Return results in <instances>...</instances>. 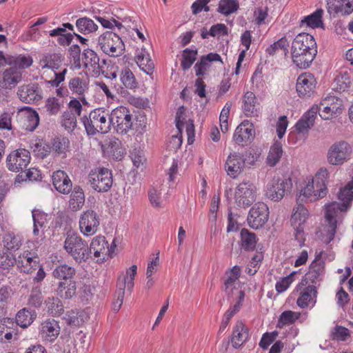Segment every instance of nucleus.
Masks as SVG:
<instances>
[{"mask_svg":"<svg viewBox=\"0 0 353 353\" xmlns=\"http://www.w3.org/2000/svg\"><path fill=\"white\" fill-rule=\"evenodd\" d=\"M19 111L24 112L23 128L27 131H34L39 123V114L30 107L23 108Z\"/></svg>","mask_w":353,"mask_h":353,"instance_id":"nucleus-32","label":"nucleus"},{"mask_svg":"<svg viewBox=\"0 0 353 353\" xmlns=\"http://www.w3.org/2000/svg\"><path fill=\"white\" fill-rule=\"evenodd\" d=\"M95 19L105 28L113 29L114 27L116 26L119 31H121L122 29H125L122 23L117 21L114 18H111L110 19H106L101 17H95Z\"/></svg>","mask_w":353,"mask_h":353,"instance_id":"nucleus-60","label":"nucleus"},{"mask_svg":"<svg viewBox=\"0 0 353 353\" xmlns=\"http://www.w3.org/2000/svg\"><path fill=\"white\" fill-rule=\"evenodd\" d=\"M21 80V72L14 68H10L3 72V81L1 83L2 88L12 89Z\"/></svg>","mask_w":353,"mask_h":353,"instance_id":"nucleus-33","label":"nucleus"},{"mask_svg":"<svg viewBox=\"0 0 353 353\" xmlns=\"http://www.w3.org/2000/svg\"><path fill=\"white\" fill-rule=\"evenodd\" d=\"M137 265H132L130 268H128L126 270V275L124 276L122 279H121V278H119L117 286L121 287L123 285V289L126 288L127 290L131 293L134 285V280L137 274Z\"/></svg>","mask_w":353,"mask_h":353,"instance_id":"nucleus-39","label":"nucleus"},{"mask_svg":"<svg viewBox=\"0 0 353 353\" xmlns=\"http://www.w3.org/2000/svg\"><path fill=\"white\" fill-rule=\"evenodd\" d=\"M269 209L268 205L259 202L250 209L248 216L249 225L254 229H259L263 227L268 220Z\"/></svg>","mask_w":353,"mask_h":353,"instance_id":"nucleus-13","label":"nucleus"},{"mask_svg":"<svg viewBox=\"0 0 353 353\" xmlns=\"http://www.w3.org/2000/svg\"><path fill=\"white\" fill-rule=\"evenodd\" d=\"M52 185L61 194H68L72 190V182L68 174L63 170H57L52 175Z\"/></svg>","mask_w":353,"mask_h":353,"instance_id":"nucleus-21","label":"nucleus"},{"mask_svg":"<svg viewBox=\"0 0 353 353\" xmlns=\"http://www.w3.org/2000/svg\"><path fill=\"white\" fill-rule=\"evenodd\" d=\"M318 111V106L314 105L301 117L294 126L298 133L303 134L308 133L309 130L314 126Z\"/></svg>","mask_w":353,"mask_h":353,"instance_id":"nucleus-22","label":"nucleus"},{"mask_svg":"<svg viewBox=\"0 0 353 353\" xmlns=\"http://www.w3.org/2000/svg\"><path fill=\"white\" fill-rule=\"evenodd\" d=\"M69 88L74 93L81 95L88 89V84L84 79L76 77L70 80Z\"/></svg>","mask_w":353,"mask_h":353,"instance_id":"nucleus-53","label":"nucleus"},{"mask_svg":"<svg viewBox=\"0 0 353 353\" xmlns=\"http://www.w3.org/2000/svg\"><path fill=\"white\" fill-rule=\"evenodd\" d=\"M61 125L68 132H72L77 127V117L71 111H65L61 117Z\"/></svg>","mask_w":353,"mask_h":353,"instance_id":"nucleus-46","label":"nucleus"},{"mask_svg":"<svg viewBox=\"0 0 353 353\" xmlns=\"http://www.w3.org/2000/svg\"><path fill=\"white\" fill-rule=\"evenodd\" d=\"M45 303L48 308V312L52 316H59L63 313V305L59 298H48Z\"/></svg>","mask_w":353,"mask_h":353,"instance_id":"nucleus-51","label":"nucleus"},{"mask_svg":"<svg viewBox=\"0 0 353 353\" xmlns=\"http://www.w3.org/2000/svg\"><path fill=\"white\" fill-rule=\"evenodd\" d=\"M277 335L278 333L276 331L272 332H265L262 336L259 342V346L263 350L267 349L269 345L274 342Z\"/></svg>","mask_w":353,"mask_h":353,"instance_id":"nucleus-64","label":"nucleus"},{"mask_svg":"<svg viewBox=\"0 0 353 353\" xmlns=\"http://www.w3.org/2000/svg\"><path fill=\"white\" fill-rule=\"evenodd\" d=\"M30 253H27L26 256L23 254V259L17 261V267L21 272L31 274L39 267V258L37 256L30 257Z\"/></svg>","mask_w":353,"mask_h":353,"instance_id":"nucleus-36","label":"nucleus"},{"mask_svg":"<svg viewBox=\"0 0 353 353\" xmlns=\"http://www.w3.org/2000/svg\"><path fill=\"white\" fill-rule=\"evenodd\" d=\"M298 205L296 209H294V212L292 215L291 221L293 225L301 226L307 219L308 211L301 203H297Z\"/></svg>","mask_w":353,"mask_h":353,"instance_id":"nucleus-47","label":"nucleus"},{"mask_svg":"<svg viewBox=\"0 0 353 353\" xmlns=\"http://www.w3.org/2000/svg\"><path fill=\"white\" fill-rule=\"evenodd\" d=\"M45 108L48 114L56 115L61 110V103L59 99L55 97L48 98L46 101Z\"/></svg>","mask_w":353,"mask_h":353,"instance_id":"nucleus-56","label":"nucleus"},{"mask_svg":"<svg viewBox=\"0 0 353 353\" xmlns=\"http://www.w3.org/2000/svg\"><path fill=\"white\" fill-rule=\"evenodd\" d=\"M254 137L255 130L253 124L245 120L236 127L233 134V140L239 145L245 146L250 144Z\"/></svg>","mask_w":353,"mask_h":353,"instance_id":"nucleus-16","label":"nucleus"},{"mask_svg":"<svg viewBox=\"0 0 353 353\" xmlns=\"http://www.w3.org/2000/svg\"><path fill=\"white\" fill-rule=\"evenodd\" d=\"M75 274V268L65 263L57 265L52 271V276L61 281L72 280Z\"/></svg>","mask_w":353,"mask_h":353,"instance_id":"nucleus-37","label":"nucleus"},{"mask_svg":"<svg viewBox=\"0 0 353 353\" xmlns=\"http://www.w3.org/2000/svg\"><path fill=\"white\" fill-rule=\"evenodd\" d=\"M120 81L122 85L111 83L117 92L125 97L128 94L127 89H134L137 87V81L132 72L128 68L123 69L120 74Z\"/></svg>","mask_w":353,"mask_h":353,"instance_id":"nucleus-20","label":"nucleus"},{"mask_svg":"<svg viewBox=\"0 0 353 353\" xmlns=\"http://www.w3.org/2000/svg\"><path fill=\"white\" fill-rule=\"evenodd\" d=\"M283 154L282 144L276 141L271 147L267 157L268 163L274 166L280 160Z\"/></svg>","mask_w":353,"mask_h":353,"instance_id":"nucleus-44","label":"nucleus"},{"mask_svg":"<svg viewBox=\"0 0 353 353\" xmlns=\"http://www.w3.org/2000/svg\"><path fill=\"white\" fill-rule=\"evenodd\" d=\"M300 316V313H296L291 310H286L280 315L277 327L282 328L285 325L294 323Z\"/></svg>","mask_w":353,"mask_h":353,"instance_id":"nucleus-50","label":"nucleus"},{"mask_svg":"<svg viewBox=\"0 0 353 353\" xmlns=\"http://www.w3.org/2000/svg\"><path fill=\"white\" fill-rule=\"evenodd\" d=\"M213 61L222 62L221 56L212 52L202 56L194 66L196 76L201 77L205 75Z\"/></svg>","mask_w":353,"mask_h":353,"instance_id":"nucleus-25","label":"nucleus"},{"mask_svg":"<svg viewBox=\"0 0 353 353\" xmlns=\"http://www.w3.org/2000/svg\"><path fill=\"white\" fill-rule=\"evenodd\" d=\"M9 63L13 65L12 68H16L17 70L21 68H26L30 66L32 63V59L30 57L26 56H18L12 57L10 58Z\"/></svg>","mask_w":353,"mask_h":353,"instance_id":"nucleus-54","label":"nucleus"},{"mask_svg":"<svg viewBox=\"0 0 353 353\" xmlns=\"http://www.w3.org/2000/svg\"><path fill=\"white\" fill-rule=\"evenodd\" d=\"M70 141L68 138H56L52 143L53 150L58 154H65L69 148Z\"/></svg>","mask_w":353,"mask_h":353,"instance_id":"nucleus-57","label":"nucleus"},{"mask_svg":"<svg viewBox=\"0 0 353 353\" xmlns=\"http://www.w3.org/2000/svg\"><path fill=\"white\" fill-rule=\"evenodd\" d=\"M57 295L64 299H71L77 293V283L72 280L59 281L56 290Z\"/></svg>","mask_w":353,"mask_h":353,"instance_id":"nucleus-30","label":"nucleus"},{"mask_svg":"<svg viewBox=\"0 0 353 353\" xmlns=\"http://www.w3.org/2000/svg\"><path fill=\"white\" fill-rule=\"evenodd\" d=\"M43 302V296L40 290H32L28 300L29 305L39 308Z\"/></svg>","mask_w":353,"mask_h":353,"instance_id":"nucleus-61","label":"nucleus"},{"mask_svg":"<svg viewBox=\"0 0 353 353\" xmlns=\"http://www.w3.org/2000/svg\"><path fill=\"white\" fill-rule=\"evenodd\" d=\"M85 203V194L79 185H74L70 192L69 208L73 212L80 210Z\"/></svg>","mask_w":353,"mask_h":353,"instance_id":"nucleus-31","label":"nucleus"},{"mask_svg":"<svg viewBox=\"0 0 353 353\" xmlns=\"http://www.w3.org/2000/svg\"><path fill=\"white\" fill-rule=\"evenodd\" d=\"M81 121L88 136L99 132L105 134L110 130V114L102 108L92 110L88 117L85 115L81 118Z\"/></svg>","mask_w":353,"mask_h":353,"instance_id":"nucleus-2","label":"nucleus"},{"mask_svg":"<svg viewBox=\"0 0 353 353\" xmlns=\"http://www.w3.org/2000/svg\"><path fill=\"white\" fill-rule=\"evenodd\" d=\"M352 153L351 145L343 140L334 142L328 149L327 159L333 165L343 164L350 159Z\"/></svg>","mask_w":353,"mask_h":353,"instance_id":"nucleus-7","label":"nucleus"},{"mask_svg":"<svg viewBox=\"0 0 353 353\" xmlns=\"http://www.w3.org/2000/svg\"><path fill=\"white\" fill-rule=\"evenodd\" d=\"M245 161L236 153L230 154L225 162V170L232 178H236L244 169Z\"/></svg>","mask_w":353,"mask_h":353,"instance_id":"nucleus-24","label":"nucleus"},{"mask_svg":"<svg viewBox=\"0 0 353 353\" xmlns=\"http://www.w3.org/2000/svg\"><path fill=\"white\" fill-rule=\"evenodd\" d=\"M241 247L246 252H252L256 248L258 239L255 233L249 231L246 228H243L240 232Z\"/></svg>","mask_w":353,"mask_h":353,"instance_id":"nucleus-35","label":"nucleus"},{"mask_svg":"<svg viewBox=\"0 0 353 353\" xmlns=\"http://www.w3.org/2000/svg\"><path fill=\"white\" fill-rule=\"evenodd\" d=\"M324 105H328L333 110L334 114L338 117L343 109V100L335 96H327L323 99Z\"/></svg>","mask_w":353,"mask_h":353,"instance_id":"nucleus-52","label":"nucleus"},{"mask_svg":"<svg viewBox=\"0 0 353 353\" xmlns=\"http://www.w3.org/2000/svg\"><path fill=\"white\" fill-rule=\"evenodd\" d=\"M18 339V327L15 325L14 327H11V330H9V331L6 332L3 336H0V343H11L12 341H17Z\"/></svg>","mask_w":353,"mask_h":353,"instance_id":"nucleus-62","label":"nucleus"},{"mask_svg":"<svg viewBox=\"0 0 353 353\" xmlns=\"http://www.w3.org/2000/svg\"><path fill=\"white\" fill-rule=\"evenodd\" d=\"M317 54V46L313 36L302 32L292 43L291 55L293 63L301 69L310 67Z\"/></svg>","mask_w":353,"mask_h":353,"instance_id":"nucleus-1","label":"nucleus"},{"mask_svg":"<svg viewBox=\"0 0 353 353\" xmlns=\"http://www.w3.org/2000/svg\"><path fill=\"white\" fill-rule=\"evenodd\" d=\"M292 187V182L290 178L274 177L267 185L265 195L272 201H279L283 198L285 192L290 190Z\"/></svg>","mask_w":353,"mask_h":353,"instance_id":"nucleus-9","label":"nucleus"},{"mask_svg":"<svg viewBox=\"0 0 353 353\" xmlns=\"http://www.w3.org/2000/svg\"><path fill=\"white\" fill-rule=\"evenodd\" d=\"M82 61L85 68L91 67L93 69H101L100 59L97 53L89 48L84 50L82 54Z\"/></svg>","mask_w":353,"mask_h":353,"instance_id":"nucleus-40","label":"nucleus"},{"mask_svg":"<svg viewBox=\"0 0 353 353\" xmlns=\"http://www.w3.org/2000/svg\"><path fill=\"white\" fill-rule=\"evenodd\" d=\"M323 10L317 9L314 12L308 15L301 21L302 23H306L307 26L315 28L323 26L322 16Z\"/></svg>","mask_w":353,"mask_h":353,"instance_id":"nucleus-48","label":"nucleus"},{"mask_svg":"<svg viewBox=\"0 0 353 353\" xmlns=\"http://www.w3.org/2000/svg\"><path fill=\"white\" fill-rule=\"evenodd\" d=\"M14 263L17 264L14 256L11 252H5L0 255V268L3 270H8L12 267Z\"/></svg>","mask_w":353,"mask_h":353,"instance_id":"nucleus-59","label":"nucleus"},{"mask_svg":"<svg viewBox=\"0 0 353 353\" xmlns=\"http://www.w3.org/2000/svg\"><path fill=\"white\" fill-rule=\"evenodd\" d=\"M30 159V154L28 150L18 149L8 154L6 159V165L11 172L23 171L28 167Z\"/></svg>","mask_w":353,"mask_h":353,"instance_id":"nucleus-11","label":"nucleus"},{"mask_svg":"<svg viewBox=\"0 0 353 353\" xmlns=\"http://www.w3.org/2000/svg\"><path fill=\"white\" fill-rule=\"evenodd\" d=\"M88 183L97 192H107L113 183L112 171L106 168H96L88 176Z\"/></svg>","mask_w":353,"mask_h":353,"instance_id":"nucleus-5","label":"nucleus"},{"mask_svg":"<svg viewBox=\"0 0 353 353\" xmlns=\"http://www.w3.org/2000/svg\"><path fill=\"white\" fill-rule=\"evenodd\" d=\"M288 41L286 39V37H282L280 39H279L277 41L274 42L273 44L270 46L267 49L266 52L270 55H274L276 50L281 49L283 50L285 55H287L288 54Z\"/></svg>","mask_w":353,"mask_h":353,"instance_id":"nucleus-55","label":"nucleus"},{"mask_svg":"<svg viewBox=\"0 0 353 353\" xmlns=\"http://www.w3.org/2000/svg\"><path fill=\"white\" fill-rule=\"evenodd\" d=\"M17 94L23 103H37L42 99L41 90L37 83L23 85L19 88Z\"/></svg>","mask_w":353,"mask_h":353,"instance_id":"nucleus-18","label":"nucleus"},{"mask_svg":"<svg viewBox=\"0 0 353 353\" xmlns=\"http://www.w3.org/2000/svg\"><path fill=\"white\" fill-rule=\"evenodd\" d=\"M332 339L338 341H345L347 337L350 336V331L347 328L336 325L332 331Z\"/></svg>","mask_w":353,"mask_h":353,"instance_id":"nucleus-63","label":"nucleus"},{"mask_svg":"<svg viewBox=\"0 0 353 353\" xmlns=\"http://www.w3.org/2000/svg\"><path fill=\"white\" fill-rule=\"evenodd\" d=\"M328 174L329 172L326 169H321L315 179L309 181L306 186L301 190L297 198V203L316 201L325 196L327 188L324 179H326Z\"/></svg>","mask_w":353,"mask_h":353,"instance_id":"nucleus-3","label":"nucleus"},{"mask_svg":"<svg viewBox=\"0 0 353 353\" xmlns=\"http://www.w3.org/2000/svg\"><path fill=\"white\" fill-rule=\"evenodd\" d=\"M136 61L141 70L147 74L152 75L154 69V64L151 59L150 54H139L136 57Z\"/></svg>","mask_w":353,"mask_h":353,"instance_id":"nucleus-41","label":"nucleus"},{"mask_svg":"<svg viewBox=\"0 0 353 353\" xmlns=\"http://www.w3.org/2000/svg\"><path fill=\"white\" fill-rule=\"evenodd\" d=\"M3 242L4 247L10 252L19 250L22 245L21 237L12 232H8L3 236Z\"/></svg>","mask_w":353,"mask_h":353,"instance_id":"nucleus-42","label":"nucleus"},{"mask_svg":"<svg viewBox=\"0 0 353 353\" xmlns=\"http://www.w3.org/2000/svg\"><path fill=\"white\" fill-rule=\"evenodd\" d=\"M248 328L241 321H238L231 338L232 346L236 349L240 347L248 339Z\"/></svg>","mask_w":353,"mask_h":353,"instance_id":"nucleus-29","label":"nucleus"},{"mask_svg":"<svg viewBox=\"0 0 353 353\" xmlns=\"http://www.w3.org/2000/svg\"><path fill=\"white\" fill-rule=\"evenodd\" d=\"M98 43L102 51L111 57H118L124 50V44L120 37L111 31L101 34Z\"/></svg>","mask_w":353,"mask_h":353,"instance_id":"nucleus-8","label":"nucleus"},{"mask_svg":"<svg viewBox=\"0 0 353 353\" xmlns=\"http://www.w3.org/2000/svg\"><path fill=\"white\" fill-rule=\"evenodd\" d=\"M79 223L80 231L83 235L92 236L98 230L100 219L95 211L88 210L81 215Z\"/></svg>","mask_w":353,"mask_h":353,"instance_id":"nucleus-15","label":"nucleus"},{"mask_svg":"<svg viewBox=\"0 0 353 353\" xmlns=\"http://www.w3.org/2000/svg\"><path fill=\"white\" fill-rule=\"evenodd\" d=\"M256 188L253 183L247 181L239 183L234 194L235 202L241 208H248L256 200Z\"/></svg>","mask_w":353,"mask_h":353,"instance_id":"nucleus-10","label":"nucleus"},{"mask_svg":"<svg viewBox=\"0 0 353 353\" xmlns=\"http://www.w3.org/2000/svg\"><path fill=\"white\" fill-rule=\"evenodd\" d=\"M64 249L79 264L85 262L90 257L87 242L77 234H68L64 241Z\"/></svg>","mask_w":353,"mask_h":353,"instance_id":"nucleus-4","label":"nucleus"},{"mask_svg":"<svg viewBox=\"0 0 353 353\" xmlns=\"http://www.w3.org/2000/svg\"><path fill=\"white\" fill-rule=\"evenodd\" d=\"M59 322L54 319L43 321L39 327V335L46 342L53 343L60 334Z\"/></svg>","mask_w":353,"mask_h":353,"instance_id":"nucleus-17","label":"nucleus"},{"mask_svg":"<svg viewBox=\"0 0 353 353\" xmlns=\"http://www.w3.org/2000/svg\"><path fill=\"white\" fill-rule=\"evenodd\" d=\"M300 296L296 301L297 305L301 307H307L310 303H316L317 290L314 285H309L301 288Z\"/></svg>","mask_w":353,"mask_h":353,"instance_id":"nucleus-28","label":"nucleus"},{"mask_svg":"<svg viewBox=\"0 0 353 353\" xmlns=\"http://www.w3.org/2000/svg\"><path fill=\"white\" fill-rule=\"evenodd\" d=\"M110 121L118 133L125 134L132 128L133 116L128 108L120 106L111 112Z\"/></svg>","mask_w":353,"mask_h":353,"instance_id":"nucleus-6","label":"nucleus"},{"mask_svg":"<svg viewBox=\"0 0 353 353\" xmlns=\"http://www.w3.org/2000/svg\"><path fill=\"white\" fill-rule=\"evenodd\" d=\"M316 81L310 72L301 74L297 79L296 89L301 97H310L316 88Z\"/></svg>","mask_w":353,"mask_h":353,"instance_id":"nucleus-19","label":"nucleus"},{"mask_svg":"<svg viewBox=\"0 0 353 353\" xmlns=\"http://www.w3.org/2000/svg\"><path fill=\"white\" fill-rule=\"evenodd\" d=\"M324 262L321 261V256H316L310 264L305 277L297 285L296 290H301V288L307 285L309 282L316 283L317 281H321L324 274Z\"/></svg>","mask_w":353,"mask_h":353,"instance_id":"nucleus-14","label":"nucleus"},{"mask_svg":"<svg viewBox=\"0 0 353 353\" xmlns=\"http://www.w3.org/2000/svg\"><path fill=\"white\" fill-rule=\"evenodd\" d=\"M75 25L77 30L84 35L92 34L98 30V26L92 19L87 17L78 19Z\"/></svg>","mask_w":353,"mask_h":353,"instance_id":"nucleus-38","label":"nucleus"},{"mask_svg":"<svg viewBox=\"0 0 353 353\" xmlns=\"http://www.w3.org/2000/svg\"><path fill=\"white\" fill-rule=\"evenodd\" d=\"M353 187L349 183L347 184L343 188H341L339 192L338 197L343 201V203L347 204V208L350 206V203L353 199Z\"/></svg>","mask_w":353,"mask_h":353,"instance_id":"nucleus-58","label":"nucleus"},{"mask_svg":"<svg viewBox=\"0 0 353 353\" xmlns=\"http://www.w3.org/2000/svg\"><path fill=\"white\" fill-rule=\"evenodd\" d=\"M239 2L236 0H221L217 11L222 14L228 16L239 9Z\"/></svg>","mask_w":353,"mask_h":353,"instance_id":"nucleus-49","label":"nucleus"},{"mask_svg":"<svg viewBox=\"0 0 353 353\" xmlns=\"http://www.w3.org/2000/svg\"><path fill=\"white\" fill-rule=\"evenodd\" d=\"M347 210V203H339L338 202H332L325 207V218L328 223L327 235L329 241L334 239L336 232V219L338 213L346 212Z\"/></svg>","mask_w":353,"mask_h":353,"instance_id":"nucleus-12","label":"nucleus"},{"mask_svg":"<svg viewBox=\"0 0 353 353\" xmlns=\"http://www.w3.org/2000/svg\"><path fill=\"white\" fill-rule=\"evenodd\" d=\"M64 61V55L60 52H46L43 54L40 59L42 68H50L55 71L58 70Z\"/></svg>","mask_w":353,"mask_h":353,"instance_id":"nucleus-27","label":"nucleus"},{"mask_svg":"<svg viewBox=\"0 0 353 353\" xmlns=\"http://www.w3.org/2000/svg\"><path fill=\"white\" fill-rule=\"evenodd\" d=\"M33 219V234L34 236H38L39 234V228H45V224L47 221V214L39 210L34 209L32 211Z\"/></svg>","mask_w":353,"mask_h":353,"instance_id":"nucleus-43","label":"nucleus"},{"mask_svg":"<svg viewBox=\"0 0 353 353\" xmlns=\"http://www.w3.org/2000/svg\"><path fill=\"white\" fill-rule=\"evenodd\" d=\"M197 53V50H192L190 48H185L183 50L181 66L184 71L191 68L196 59Z\"/></svg>","mask_w":353,"mask_h":353,"instance_id":"nucleus-45","label":"nucleus"},{"mask_svg":"<svg viewBox=\"0 0 353 353\" xmlns=\"http://www.w3.org/2000/svg\"><path fill=\"white\" fill-rule=\"evenodd\" d=\"M88 250H90V254L93 253L94 256L97 259V262H103L109 252L108 243L105 236L100 235L94 237Z\"/></svg>","mask_w":353,"mask_h":353,"instance_id":"nucleus-23","label":"nucleus"},{"mask_svg":"<svg viewBox=\"0 0 353 353\" xmlns=\"http://www.w3.org/2000/svg\"><path fill=\"white\" fill-rule=\"evenodd\" d=\"M37 317V312L27 308L20 310L16 314L15 323L17 325H19L23 328L30 326Z\"/></svg>","mask_w":353,"mask_h":353,"instance_id":"nucleus-34","label":"nucleus"},{"mask_svg":"<svg viewBox=\"0 0 353 353\" xmlns=\"http://www.w3.org/2000/svg\"><path fill=\"white\" fill-rule=\"evenodd\" d=\"M242 109L246 117H257L260 108L256 96L252 92H247L243 97Z\"/></svg>","mask_w":353,"mask_h":353,"instance_id":"nucleus-26","label":"nucleus"}]
</instances>
